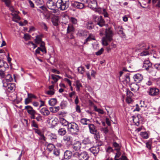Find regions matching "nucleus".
Masks as SVG:
<instances>
[{"label":"nucleus","instance_id":"obj_56","mask_svg":"<svg viewBox=\"0 0 160 160\" xmlns=\"http://www.w3.org/2000/svg\"><path fill=\"white\" fill-rule=\"evenodd\" d=\"M31 125L32 127L36 128H38V124L36 123L34 120H33L32 121Z\"/></svg>","mask_w":160,"mask_h":160},{"label":"nucleus","instance_id":"obj_50","mask_svg":"<svg viewBox=\"0 0 160 160\" xmlns=\"http://www.w3.org/2000/svg\"><path fill=\"white\" fill-rule=\"evenodd\" d=\"M33 130H34L35 133L37 134L39 136L41 135V134L43 133L40 129H38V128H34Z\"/></svg>","mask_w":160,"mask_h":160},{"label":"nucleus","instance_id":"obj_47","mask_svg":"<svg viewBox=\"0 0 160 160\" xmlns=\"http://www.w3.org/2000/svg\"><path fill=\"white\" fill-rule=\"evenodd\" d=\"M113 146L116 148L117 150H120V147L119 144L116 142H113Z\"/></svg>","mask_w":160,"mask_h":160},{"label":"nucleus","instance_id":"obj_23","mask_svg":"<svg viewBox=\"0 0 160 160\" xmlns=\"http://www.w3.org/2000/svg\"><path fill=\"white\" fill-rule=\"evenodd\" d=\"M75 85H74L76 88V91L79 92L81 88L82 87V83L79 80L76 81L75 82Z\"/></svg>","mask_w":160,"mask_h":160},{"label":"nucleus","instance_id":"obj_21","mask_svg":"<svg viewBox=\"0 0 160 160\" xmlns=\"http://www.w3.org/2000/svg\"><path fill=\"white\" fill-rule=\"evenodd\" d=\"M18 12H16L14 13H12L11 15L13 16L12 18V21L16 22H18V21L20 20V18L19 16L17 14Z\"/></svg>","mask_w":160,"mask_h":160},{"label":"nucleus","instance_id":"obj_41","mask_svg":"<svg viewBox=\"0 0 160 160\" xmlns=\"http://www.w3.org/2000/svg\"><path fill=\"white\" fill-rule=\"evenodd\" d=\"M86 27L88 29L91 30L93 28L94 26L92 22H88L86 25Z\"/></svg>","mask_w":160,"mask_h":160},{"label":"nucleus","instance_id":"obj_48","mask_svg":"<svg viewBox=\"0 0 160 160\" xmlns=\"http://www.w3.org/2000/svg\"><path fill=\"white\" fill-rule=\"evenodd\" d=\"M43 0H35V3L37 5H42L43 3Z\"/></svg>","mask_w":160,"mask_h":160},{"label":"nucleus","instance_id":"obj_8","mask_svg":"<svg viewBox=\"0 0 160 160\" xmlns=\"http://www.w3.org/2000/svg\"><path fill=\"white\" fill-rule=\"evenodd\" d=\"M159 90L156 88H151L148 92V94L150 96L154 97L158 96L159 93Z\"/></svg>","mask_w":160,"mask_h":160},{"label":"nucleus","instance_id":"obj_35","mask_svg":"<svg viewBox=\"0 0 160 160\" xmlns=\"http://www.w3.org/2000/svg\"><path fill=\"white\" fill-rule=\"evenodd\" d=\"M60 109L59 107H50V110L51 112L53 113H55L58 112Z\"/></svg>","mask_w":160,"mask_h":160},{"label":"nucleus","instance_id":"obj_24","mask_svg":"<svg viewBox=\"0 0 160 160\" xmlns=\"http://www.w3.org/2000/svg\"><path fill=\"white\" fill-rule=\"evenodd\" d=\"M67 133V131L65 128H60L58 131V133L60 136H64Z\"/></svg>","mask_w":160,"mask_h":160},{"label":"nucleus","instance_id":"obj_40","mask_svg":"<svg viewBox=\"0 0 160 160\" xmlns=\"http://www.w3.org/2000/svg\"><path fill=\"white\" fill-rule=\"evenodd\" d=\"M94 110L95 111L98 112L99 113L101 114H103L104 113V112L100 108H98L96 106H94Z\"/></svg>","mask_w":160,"mask_h":160},{"label":"nucleus","instance_id":"obj_54","mask_svg":"<svg viewBox=\"0 0 160 160\" xmlns=\"http://www.w3.org/2000/svg\"><path fill=\"white\" fill-rule=\"evenodd\" d=\"M5 78H6L7 80L10 82H11L12 80L11 75L10 74H8L6 77H5Z\"/></svg>","mask_w":160,"mask_h":160},{"label":"nucleus","instance_id":"obj_34","mask_svg":"<svg viewBox=\"0 0 160 160\" xmlns=\"http://www.w3.org/2000/svg\"><path fill=\"white\" fill-rule=\"evenodd\" d=\"M99 22L97 23V24L99 25L101 27H102L105 25V21L103 19L102 16H101V18L100 19Z\"/></svg>","mask_w":160,"mask_h":160},{"label":"nucleus","instance_id":"obj_31","mask_svg":"<svg viewBox=\"0 0 160 160\" xmlns=\"http://www.w3.org/2000/svg\"><path fill=\"white\" fill-rule=\"evenodd\" d=\"M57 102V99L55 98H52L48 102L49 105L51 106L55 105Z\"/></svg>","mask_w":160,"mask_h":160},{"label":"nucleus","instance_id":"obj_3","mask_svg":"<svg viewBox=\"0 0 160 160\" xmlns=\"http://www.w3.org/2000/svg\"><path fill=\"white\" fill-rule=\"evenodd\" d=\"M73 157L74 158H78L79 160H88L89 156L88 152L83 151L81 153L76 152L73 153Z\"/></svg>","mask_w":160,"mask_h":160},{"label":"nucleus","instance_id":"obj_38","mask_svg":"<svg viewBox=\"0 0 160 160\" xmlns=\"http://www.w3.org/2000/svg\"><path fill=\"white\" fill-rule=\"evenodd\" d=\"M45 93L48 95H52L55 94V90L49 89L48 90L46 91Z\"/></svg>","mask_w":160,"mask_h":160},{"label":"nucleus","instance_id":"obj_20","mask_svg":"<svg viewBox=\"0 0 160 160\" xmlns=\"http://www.w3.org/2000/svg\"><path fill=\"white\" fill-rule=\"evenodd\" d=\"M88 7L92 9L95 8L97 7V2L94 0L91 1L88 4Z\"/></svg>","mask_w":160,"mask_h":160},{"label":"nucleus","instance_id":"obj_64","mask_svg":"<svg viewBox=\"0 0 160 160\" xmlns=\"http://www.w3.org/2000/svg\"><path fill=\"white\" fill-rule=\"evenodd\" d=\"M154 67L155 69H156L157 70H160V63H156L154 65Z\"/></svg>","mask_w":160,"mask_h":160},{"label":"nucleus","instance_id":"obj_27","mask_svg":"<svg viewBox=\"0 0 160 160\" xmlns=\"http://www.w3.org/2000/svg\"><path fill=\"white\" fill-rule=\"evenodd\" d=\"M152 2L156 7L160 8V0H152Z\"/></svg>","mask_w":160,"mask_h":160},{"label":"nucleus","instance_id":"obj_10","mask_svg":"<svg viewBox=\"0 0 160 160\" xmlns=\"http://www.w3.org/2000/svg\"><path fill=\"white\" fill-rule=\"evenodd\" d=\"M133 95V93L129 90H127V98L126 99V102L128 104L131 103L132 102V97Z\"/></svg>","mask_w":160,"mask_h":160},{"label":"nucleus","instance_id":"obj_57","mask_svg":"<svg viewBox=\"0 0 160 160\" xmlns=\"http://www.w3.org/2000/svg\"><path fill=\"white\" fill-rule=\"evenodd\" d=\"M104 51V49L103 48H101L100 50H98V52L95 53L96 55H101L103 52Z\"/></svg>","mask_w":160,"mask_h":160},{"label":"nucleus","instance_id":"obj_16","mask_svg":"<svg viewBox=\"0 0 160 160\" xmlns=\"http://www.w3.org/2000/svg\"><path fill=\"white\" fill-rule=\"evenodd\" d=\"M73 156V154L71 151L69 150H66L65 151L64 154V158L66 159H69Z\"/></svg>","mask_w":160,"mask_h":160},{"label":"nucleus","instance_id":"obj_14","mask_svg":"<svg viewBox=\"0 0 160 160\" xmlns=\"http://www.w3.org/2000/svg\"><path fill=\"white\" fill-rule=\"evenodd\" d=\"M89 150L95 156H96L99 152V148L98 147H93L89 148Z\"/></svg>","mask_w":160,"mask_h":160},{"label":"nucleus","instance_id":"obj_32","mask_svg":"<svg viewBox=\"0 0 160 160\" xmlns=\"http://www.w3.org/2000/svg\"><path fill=\"white\" fill-rule=\"evenodd\" d=\"M51 76L52 79L56 82L59 79L61 78V77L58 75L52 74L51 75Z\"/></svg>","mask_w":160,"mask_h":160},{"label":"nucleus","instance_id":"obj_11","mask_svg":"<svg viewBox=\"0 0 160 160\" xmlns=\"http://www.w3.org/2000/svg\"><path fill=\"white\" fill-rule=\"evenodd\" d=\"M81 143L79 141H77L72 145V148L73 149V153L76 152H78L80 151Z\"/></svg>","mask_w":160,"mask_h":160},{"label":"nucleus","instance_id":"obj_39","mask_svg":"<svg viewBox=\"0 0 160 160\" xmlns=\"http://www.w3.org/2000/svg\"><path fill=\"white\" fill-rule=\"evenodd\" d=\"M78 71L79 73L81 74H83L85 72V68L82 66L79 67L78 68Z\"/></svg>","mask_w":160,"mask_h":160},{"label":"nucleus","instance_id":"obj_30","mask_svg":"<svg viewBox=\"0 0 160 160\" xmlns=\"http://www.w3.org/2000/svg\"><path fill=\"white\" fill-rule=\"evenodd\" d=\"M55 148V146L51 143L48 144L47 146V149L49 152H51Z\"/></svg>","mask_w":160,"mask_h":160},{"label":"nucleus","instance_id":"obj_37","mask_svg":"<svg viewBox=\"0 0 160 160\" xmlns=\"http://www.w3.org/2000/svg\"><path fill=\"white\" fill-rule=\"evenodd\" d=\"M140 135L144 139H146L148 138V135L146 132H141Z\"/></svg>","mask_w":160,"mask_h":160},{"label":"nucleus","instance_id":"obj_29","mask_svg":"<svg viewBox=\"0 0 160 160\" xmlns=\"http://www.w3.org/2000/svg\"><path fill=\"white\" fill-rule=\"evenodd\" d=\"M63 140L64 141L70 142H72V137L68 135H66L64 136L63 137Z\"/></svg>","mask_w":160,"mask_h":160},{"label":"nucleus","instance_id":"obj_6","mask_svg":"<svg viewBox=\"0 0 160 160\" xmlns=\"http://www.w3.org/2000/svg\"><path fill=\"white\" fill-rule=\"evenodd\" d=\"M46 5L48 8L52 10L51 12L54 13H56L58 11L56 9L57 5L56 2H54V0H48L46 3Z\"/></svg>","mask_w":160,"mask_h":160},{"label":"nucleus","instance_id":"obj_7","mask_svg":"<svg viewBox=\"0 0 160 160\" xmlns=\"http://www.w3.org/2000/svg\"><path fill=\"white\" fill-rule=\"evenodd\" d=\"M24 109L27 110V112L30 115V118L31 119H35V115L37 114V112L31 106L29 105L26 106Z\"/></svg>","mask_w":160,"mask_h":160},{"label":"nucleus","instance_id":"obj_28","mask_svg":"<svg viewBox=\"0 0 160 160\" xmlns=\"http://www.w3.org/2000/svg\"><path fill=\"white\" fill-rule=\"evenodd\" d=\"M80 122L83 125H88L90 124V120L86 118H82L80 120Z\"/></svg>","mask_w":160,"mask_h":160},{"label":"nucleus","instance_id":"obj_60","mask_svg":"<svg viewBox=\"0 0 160 160\" xmlns=\"http://www.w3.org/2000/svg\"><path fill=\"white\" fill-rule=\"evenodd\" d=\"M32 101V99L29 98L28 97L25 100V104L27 105L29 103Z\"/></svg>","mask_w":160,"mask_h":160},{"label":"nucleus","instance_id":"obj_44","mask_svg":"<svg viewBox=\"0 0 160 160\" xmlns=\"http://www.w3.org/2000/svg\"><path fill=\"white\" fill-rule=\"evenodd\" d=\"M148 71L152 75L155 74L156 72V71L154 68H153L152 66L149 68V70H148Z\"/></svg>","mask_w":160,"mask_h":160},{"label":"nucleus","instance_id":"obj_55","mask_svg":"<svg viewBox=\"0 0 160 160\" xmlns=\"http://www.w3.org/2000/svg\"><path fill=\"white\" fill-rule=\"evenodd\" d=\"M92 134L94 135V138L96 140H97L100 138L99 133L98 131L96 132L95 133H94Z\"/></svg>","mask_w":160,"mask_h":160},{"label":"nucleus","instance_id":"obj_58","mask_svg":"<svg viewBox=\"0 0 160 160\" xmlns=\"http://www.w3.org/2000/svg\"><path fill=\"white\" fill-rule=\"evenodd\" d=\"M9 7V9L11 12H12V13H14L16 12L17 13V12L14 10V9L13 6H10Z\"/></svg>","mask_w":160,"mask_h":160},{"label":"nucleus","instance_id":"obj_26","mask_svg":"<svg viewBox=\"0 0 160 160\" xmlns=\"http://www.w3.org/2000/svg\"><path fill=\"white\" fill-rule=\"evenodd\" d=\"M6 70L5 67H2L0 68V76L1 78H5V72Z\"/></svg>","mask_w":160,"mask_h":160},{"label":"nucleus","instance_id":"obj_9","mask_svg":"<svg viewBox=\"0 0 160 160\" xmlns=\"http://www.w3.org/2000/svg\"><path fill=\"white\" fill-rule=\"evenodd\" d=\"M40 47H38L35 51L36 54H39L40 51L44 53H47L46 48L45 47V43L44 42L42 41L40 43Z\"/></svg>","mask_w":160,"mask_h":160},{"label":"nucleus","instance_id":"obj_53","mask_svg":"<svg viewBox=\"0 0 160 160\" xmlns=\"http://www.w3.org/2000/svg\"><path fill=\"white\" fill-rule=\"evenodd\" d=\"M129 74L127 73L125 76V80L126 81L127 83H129L130 82V78L129 76Z\"/></svg>","mask_w":160,"mask_h":160},{"label":"nucleus","instance_id":"obj_5","mask_svg":"<svg viewBox=\"0 0 160 160\" xmlns=\"http://www.w3.org/2000/svg\"><path fill=\"white\" fill-rule=\"evenodd\" d=\"M138 50L142 51L140 53L141 56H146L148 55L149 53L147 50L149 48V46L148 43H142L138 45Z\"/></svg>","mask_w":160,"mask_h":160},{"label":"nucleus","instance_id":"obj_45","mask_svg":"<svg viewBox=\"0 0 160 160\" xmlns=\"http://www.w3.org/2000/svg\"><path fill=\"white\" fill-rule=\"evenodd\" d=\"M35 42L37 44H39L41 43L42 41V38L39 36H37L36 37L35 39Z\"/></svg>","mask_w":160,"mask_h":160},{"label":"nucleus","instance_id":"obj_61","mask_svg":"<svg viewBox=\"0 0 160 160\" xmlns=\"http://www.w3.org/2000/svg\"><path fill=\"white\" fill-rule=\"evenodd\" d=\"M106 152L108 153H110L113 151V149L112 147L109 146L106 149Z\"/></svg>","mask_w":160,"mask_h":160},{"label":"nucleus","instance_id":"obj_42","mask_svg":"<svg viewBox=\"0 0 160 160\" xmlns=\"http://www.w3.org/2000/svg\"><path fill=\"white\" fill-rule=\"evenodd\" d=\"M69 20L73 24H76L77 23V20L75 18L71 17L69 18Z\"/></svg>","mask_w":160,"mask_h":160},{"label":"nucleus","instance_id":"obj_63","mask_svg":"<svg viewBox=\"0 0 160 160\" xmlns=\"http://www.w3.org/2000/svg\"><path fill=\"white\" fill-rule=\"evenodd\" d=\"M93 10L95 12H98V13H100L102 12L101 9L100 8H97V7Z\"/></svg>","mask_w":160,"mask_h":160},{"label":"nucleus","instance_id":"obj_13","mask_svg":"<svg viewBox=\"0 0 160 160\" xmlns=\"http://www.w3.org/2000/svg\"><path fill=\"white\" fill-rule=\"evenodd\" d=\"M3 86L7 88V89L8 92L14 90L15 87V85L14 83H10L8 84L4 83Z\"/></svg>","mask_w":160,"mask_h":160},{"label":"nucleus","instance_id":"obj_15","mask_svg":"<svg viewBox=\"0 0 160 160\" xmlns=\"http://www.w3.org/2000/svg\"><path fill=\"white\" fill-rule=\"evenodd\" d=\"M73 6L79 9H82L84 7V3L78 2H74L73 3Z\"/></svg>","mask_w":160,"mask_h":160},{"label":"nucleus","instance_id":"obj_12","mask_svg":"<svg viewBox=\"0 0 160 160\" xmlns=\"http://www.w3.org/2000/svg\"><path fill=\"white\" fill-rule=\"evenodd\" d=\"M133 78L136 82L139 83L143 80V76L141 74L137 73L133 76Z\"/></svg>","mask_w":160,"mask_h":160},{"label":"nucleus","instance_id":"obj_36","mask_svg":"<svg viewBox=\"0 0 160 160\" xmlns=\"http://www.w3.org/2000/svg\"><path fill=\"white\" fill-rule=\"evenodd\" d=\"M50 139L52 141H55L57 139V136L54 133H51L49 135Z\"/></svg>","mask_w":160,"mask_h":160},{"label":"nucleus","instance_id":"obj_43","mask_svg":"<svg viewBox=\"0 0 160 160\" xmlns=\"http://www.w3.org/2000/svg\"><path fill=\"white\" fill-rule=\"evenodd\" d=\"M2 2H4L7 7H9L11 5V0H0Z\"/></svg>","mask_w":160,"mask_h":160},{"label":"nucleus","instance_id":"obj_46","mask_svg":"<svg viewBox=\"0 0 160 160\" xmlns=\"http://www.w3.org/2000/svg\"><path fill=\"white\" fill-rule=\"evenodd\" d=\"M150 62L148 60H146L144 61L143 62V67L145 69L146 68H147V66H148L149 63H150Z\"/></svg>","mask_w":160,"mask_h":160},{"label":"nucleus","instance_id":"obj_51","mask_svg":"<svg viewBox=\"0 0 160 160\" xmlns=\"http://www.w3.org/2000/svg\"><path fill=\"white\" fill-rule=\"evenodd\" d=\"M67 105V102L66 101H63L60 104V106L63 109Z\"/></svg>","mask_w":160,"mask_h":160},{"label":"nucleus","instance_id":"obj_1","mask_svg":"<svg viewBox=\"0 0 160 160\" xmlns=\"http://www.w3.org/2000/svg\"><path fill=\"white\" fill-rule=\"evenodd\" d=\"M105 32V36L102 38V44L103 45L107 46L108 44V42H110L112 40L113 33L112 31L110 28L106 29Z\"/></svg>","mask_w":160,"mask_h":160},{"label":"nucleus","instance_id":"obj_17","mask_svg":"<svg viewBox=\"0 0 160 160\" xmlns=\"http://www.w3.org/2000/svg\"><path fill=\"white\" fill-rule=\"evenodd\" d=\"M40 112L43 116H48L50 114V112L46 108H42L40 110Z\"/></svg>","mask_w":160,"mask_h":160},{"label":"nucleus","instance_id":"obj_49","mask_svg":"<svg viewBox=\"0 0 160 160\" xmlns=\"http://www.w3.org/2000/svg\"><path fill=\"white\" fill-rule=\"evenodd\" d=\"M53 153L54 155H55L56 156H58L60 154L59 150L58 149L55 148L53 150Z\"/></svg>","mask_w":160,"mask_h":160},{"label":"nucleus","instance_id":"obj_59","mask_svg":"<svg viewBox=\"0 0 160 160\" xmlns=\"http://www.w3.org/2000/svg\"><path fill=\"white\" fill-rule=\"evenodd\" d=\"M151 144L152 142L151 141H149L148 142H147L146 143L147 147L150 149H151Z\"/></svg>","mask_w":160,"mask_h":160},{"label":"nucleus","instance_id":"obj_2","mask_svg":"<svg viewBox=\"0 0 160 160\" xmlns=\"http://www.w3.org/2000/svg\"><path fill=\"white\" fill-rule=\"evenodd\" d=\"M69 4V0H58L56 2L57 8L62 11L67 9Z\"/></svg>","mask_w":160,"mask_h":160},{"label":"nucleus","instance_id":"obj_25","mask_svg":"<svg viewBox=\"0 0 160 160\" xmlns=\"http://www.w3.org/2000/svg\"><path fill=\"white\" fill-rule=\"evenodd\" d=\"M60 122L62 126H68V125L69 124V122L63 118H62L60 119Z\"/></svg>","mask_w":160,"mask_h":160},{"label":"nucleus","instance_id":"obj_4","mask_svg":"<svg viewBox=\"0 0 160 160\" xmlns=\"http://www.w3.org/2000/svg\"><path fill=\"white\" fill-rule=\"evenodd\" d=\"M68 130L70 133L72 134H77L79 131V128L78 125L75 122L69 123L68 127Z\"/></svg>","mask_w":160,"mask_h":160},{"label":"nucleus","instance_id":"obj_22","mask_svg":"<svg viewBox=\"0 0 160 160\" xmlns=\"http://www.w3.org/2000/svg\"><path fill=\"white\" fill-rule=\"evenodd\" d=\"M94 36L92 34H90L88 37L85 40L83 44H86L88 42L92 40H95Z\"/></svg>","mask_w":160,"mask_h":160},{"label":"nucleus","instance_id":"obj_18","mask_svg":"<svg viewBox=\"0 0 160 160\" xmlns=\"http://www.w3.org/2000/svg\"><path fill=\"white\" fill-rule=\"evenodd\" d=\"M131 88V90L132 91H138L139 88V86L136 83H133L129 85Z\"/></svg>","mask_w":160,"mask_h":160},{"label":"nucleus","instance_id":"obj_19","mask_svg":"<svg viewBox=\"0 0 160 160\" xmlns=\"http://www.w3.org/2000/svg\"><path fill=\"white\" fill-rule=\"evenodd\" d=\"M88 127L90 132L91 133H95L97 131L96 127L92 124H89L88 125Z\"/></svg>","mask_w":160,"mask_h":160},{"label":"nucleus","instance_id":"obj_62","mask_svg":"<svg viewBox=\"0 0 160 160\" xmlns=\"http://www.w3.org/2000/svg\"><path fill=\"white\" fill-rule=\"evenodd\" d=\"M38 116L36 118H35L38 121H40L42 120V117L41 115L40 114H38Z\"/></svg>","mask_w":160,"mask_h":160},{"label":"nucleus","instance_id":"obj_33","mask_svg":"<svg viewBox=\"0 0 160 160\" xmlns=\"http://www.w3.org/2000/svg\"><path fill=\"white\" fill-rule=\"evenodd\" d=\"M73 31V26L72 24H69L67 29V33H71Z\"/></svg>","mask_w":160,"mask_h":160},{"label":"nucleus","instance_id":"obj_52","mask_svg":"<svg viewBox=\"0 0 160 160\" xmlns=\"http://www.w3.org/2000/svg\"><path fill=\"white\" fill-rule=\"evenodd\" d=\"M101 16H98L94 15L93 16V18L94 21L97 23L99 22Z\"/></svg>","mask_w":160,"mask_h":160}]
</instances>
